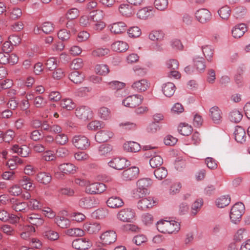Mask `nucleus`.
<instances>
[{"label": "nucleus", "instance_id": "nucleus-13", "mask_svg": "<svg viewBox=\"0 0 250 250\" xmlns=\"http://www.w3.org/2000/svg\"><path fill=\"white\" fill-rule=\"evenodd\" d=\"M18 62V57L15 54H10L8 52H0V63L3 64L13 65Z\"/></svg>", "mask_w": 250, "mask_h": 250}, {"label": "nucleus", "instance_id": "nucleus-23", "mask_svg": "<svg viewBox=\"0 0 250 250\" xmlns=\"http://www.w3.org/2000/svg\"><path fill=\"white\" fill-rule=\"evenodd\" d=\"M113 136V133L109 130H101L98 132L95 135V140L99 143L107 141Z\"/></svg>", "mask_w": 250, "mask_h": 250}, {"label": "nucleus", "instance_id": "nucleus-21", "mask_svg": "<svg viewBox=\"0 0 250 250\" xmlns=\"http://www.w3.org/2000/svg\"><path fill=\"white\" fill-rule=\"evenodd\" d=\"M149 86V83L146 79H141L134 82L131 88L135 91L142 92L145 91Z\"/></svg>", "mask_w": 250, "mask_h": 250}, {"label": "nucleus", "instance_id": "nucleus-24", "mask_svg": "<svg viewBox=\"0 0 250 250\" xmlns=\"http://www.w3.org/2000/svg\"><path fill=\"white\" fill-rule=\"evenodd\" d=\"M234 138L239 143L243 144L246 140V134L245 129L241 126H236L234 131Z\"/></svg>", "mask_w": 250, "mask_h": 250}, {"label": "nucleus", "instance_id": "nucleus-33", "mask_svg": "<svg viewBox=\"0 0 250 250\" xmlns=\"http://www.w3.org/2000/svg\"><path fill=\"white\" fill-rule=\"evenodd\" d=\"M21 187L26 190H31L35 188L30 178L24 176L19 181Z\"/></svg>", "mask_w": 250, "mask_h": 250}, {"label": "nucleus", "instance_id": "nucleus-22", "mask_svg": "<svg viewBox=\"0 0 250 250\" xmlns=\"http://www.w3.org/2000/svg\"><path fill=\"white\" fill-rule=\"evenodd\" d=\"M127 162L125 158H116L110 161L108 165L110 167L116 169L121 170L129 165Z\"/></svg>", "mask_w": 250, "mask_h": 250}, {"label": "nucleus", "instance_id": "nucleus-57", "mask_svg": "<svg viewBox=\"0 0 250 250\" xmlns=\"http://www.w3.org/2000/svg\"><path fill=\"white\" fill-rule=\"evenodd\" d=\"M168 0H155L154 2L155 7L161 11L166 9L168 6Z\"/></svg>", "mask_w": 250, "mask_h": 250}, {"label": "nucleus", "instance_id": "nucleus-42", "mask_svg": "<svg viewBox=\"0 0 250 250\" xmlns=\"http://www.w3.org/2000/svg\"><path fill=\"white\" fill-rule=\"evenodd\" d=\"M230 197L229 195H223L218 198L216 201V204L218 208H223L229 204Z\"/></svg>", "mask_w": 250, "mask_h": 250}, {"label": "nucleus", "instance_id": "nucleus-46", "mask_svg": "<svg viewBox=\"0 0 250 250\" xmlns=\"http://www.w3.org/2000/svg\"><path fill=\"white\" fill-rule=\"evenodd\" d=\"M194 66L199 72L203 71L206 68L204 59L202 57H196L193 59Z\"/></svg>", "mask_w": 250, "mask_h": 250}, {"label": "nucleus", "instance_id": "nucleus-12", "mask_svg": "<svg viewBox=\"0 0 250 250\" xmlns=\"http://www.w3.org/2000/svg\"><path fill=\"white\" fill-rule=\"evenodd\" d=\"M139 173V168L132 167L123 171L122 173V178L125 181H132L138 177Z\"/></svg>", "mask_w": 250, "mask_h": 250}, {"label": "nucleus", "instance_id": "nucleus-41", "mask_svg": "<svg viewBox=\"0 0 250 250\" xmlns=\"http://www.w3.org/2000/svg\"><path fill=\"white\" fill-rule=\"evenodd\" d=\"M231 9L228 5L221 7L218 10V14L220 18L224 20H228L230 15Z\"/></svg>", "mask_w": 250, "mask_h": 250}, {"label": "nucleus", "instance_id": "nucleus-28", "mask_svg": "<svg viewBox=\"0 0 250 250\" xmlns=\"http://www.w3.org/2000/svg\"><path fill=\"white\" fill-rule=\"evenodd\" d=\"M59 169L62 173L66 174H73L76 171V166L69 163L59 165Z\"/></svg>", "mask_w": 250, "mask_h": 250}, {"label": "nucleus", "instance_id": "nucleus-1", "mask_svg": "<svg viewBox=\"0 0 250 250\" xmlns=\"http://www.w3.org/2000/svg\"><path fill=\"white\" fill-rule=\"evenodd\" d=\"M156 226L158 231L163 233H176L180 229V223L173 220H161Z\"/></svg>", "mask_w": 250, "mask_h": 250}, {"label": "nucleus", "instance_id": "nucleus-27", "mask_svg": "<svg viewBox=\"0 0 250 250\" xmlns=\"http://www.w3.org/2000/svg\"><path fill=\"white\" fill-rule=\"evenodd\" d=\"M11 208L16 211H22L25 209L27 207V204L24 202H19L17 199L12 198L10 200Z\"/></svg>", "mask_w": 250, "mask_h": 250}, {"label": "nucleus", "instance_id": "nucleus-44", "mask_svg": "<svg viewBox=\"0 0 250 250\" xmlns=\"http://www.w3.org/2000/svg\"><path fill=\"white\" fill-rule=\"evenodd\" d=\"M21 9L18 7H14L8 12L7 16L12 20L19 19L22 15Z\"/></svg>", "mask_w": 250, "mask_h": 250}, {"label": "nucleus", "instance_id": "nucleus-64", "mask_svg": "<svg viewBox=\"0 0 250 250\" xmlns=\"http://www.w3.org/2000/svg\"><path fill=\"white\" fill-rule=\"evenodd\" d=\"M79 15V11L76 8H73L68 10L66 14L67 19L73 20L77 18Z\"/></svg>", "mask_w": 250, "mask_h": 250}, {"label": "nucleus", "instance_id": "nucleus-31", "mask_svg": "<svg viewBox=\"0 0 250 250\" xmlns=\"http://www.w3.org/2000/svg\"><path fill=\"white\" fill-rule=\"evenodd\" d=\"M165 34L162 30H153L148 35V38L153 42H160L163 41Z\"/></svg>", "mask_w": 250, "mask_h": 250}, {"label": "nucleus", "instance_id": "nucleus-58", "mask_svg": "<svg viewBox=\"0 0 250 250\" xmlns=\"http://www.w3.org/2000/svg\"><path fill=\"white\" fill-rule=\"evenodd\" d=\"M42 159L47 162L53 161L56 160V156L54 152L51 150L44 151L42 156Z\"/></svg>", "mask_w": 250, "mask_h": 250}, {"label": "nucleus", "instance_id": "nucleus-15", "mask_svg": "<svg viewBox=\"0 0 250 250\" xmlns=\"http://www.w3.org/2000/svg\"><path fill=\"white\" fill-rule=\"evenodd\" d=\"M72 246L76 250H85L90 248L91 243L88 239L85 238H78L72 242Z\"/></svg>", "mask_w": 250, "mask_h": 250}, {"label": "nucleus", "instance_id": "nucleus-55", "mask_svg": "<svg viewBox=\"0 0 250 250\" xmlns=\"http://www.w3.org/2000/svg\"><path fill=\"white\" fill-rule=\"evenodd\" d=\"M154 174L157 179L161 180L167 176V171L164 167H161L155 170Z\"/></svg>", "mask_w": 250, "mask_h": 250}, {"label": "nucleus", "instance_id": "nucleus-10", "mask_svg": "<svg viewBox=\"0 0 250 250\" xmlns=\"http://www.w3.org/2000/svg\"><path fill=\"white\" fill-rule=\"evenodd\" d=\"M196 19L201 23H206L211 19L210 12L206 8H202L197 10L195 13Z\"/></svg>", "mask_w": 250, "mask_h": 250}, {"label": "nucleus", "instance_id": "nucleus-9", "mask_svg": "<svg viewBox=\"0 0 250 250\" xmlns=\"http://www.w3.org/2000/svg\"><path fill=\"white\" fill-rule=\"evenodd\" d=\"M75 114L78 118L84 121L91 119L93 116L91 109L85 106L78 107L76 109Z\"/></svg>", "mask_w": 250, "mask_h": 250}, {"label": "nucleus", "instance_id": "nucleus-17", "mask_svg": "<svg viewBox=\"0 0 250 250\" xmlns=\"http://www.w3.org/2000/svg\"><path fill=\"white\" fill-rule=\"evenodd\" d=\"M137 204V207L142 210H146L149 209L154 206L155 201L153 198L148 197L146 198L142 197Z\"/></svg>", "mask_w": 250, "mask_h": 250}, {"label": "nucleus", "instance_id": "nucleus-18", "mask_svg": "<svg viewBox=\"0 0 250 250\" xmlns=\"http://www.w3.org/2000/svg\"><path fill=\"white\" fill-rule=\"evenodd\" d=\"M96 14L100 15V17L99 18L94 17L92 22L93 23L91 24V28L93 30L100 31L104 29L105 27V23L104 21H101V19L103 18V12L100 10H96Z\"/></svg>", "mask_w": 250, "mask_h": 250}, {"label": "nucleus", "instance_id": "nucleus-40", "mask_svg": "<svg viewBox=\"0 0 250 250\" xmlns=\"http://www.w3.org/2000/svg\"><path fill=\"white\" fill-rule=\"evenodd\" d=\"M178 132L182 135L188 136L192 131V127L186 123H181L178 128Z\"/></svg>", "mask_w": 250, "mask_h": 250}, {"label": "nucleus", "instance_id": "nucleus-8", "mask_svg": "<svg viewBox=\"0 0 250 250\" xmlns=\"http://www.w3.org/2000/svg\"><path fill=\"white\" fill-rule=\"evenodd\" d=\"M100 239L101 243L106 246L114 243L117 239V235L113 230H107L101 234Z\"/></svg>", "mask_w": 250, "mask_h": 250}, {"label": "nucleus", "instance_id": "nucleus-61", "mask_svg": "<svg viewBox=\"0 0 250 250\" xmlns=\"http://www.w3.org/2000/svg\"><path fill=\"white\" fill-rule=\"evenodd\" d=\"M43 236L45 238L52 241L56 240L59 237V234L53 230H48L44 231Z\"/></svg>", "mask_w": 250, "mask_h": 250}, {"label": "nucleus", "instance_id": "nucleus-49", "mask_svg": "<svg viewBox=\"0 0 250 250\" xmlns=\"http://www.w3.org/2000/svg\"><path fill=\"white\" fill-rule=\"evenodd\" d=\"M98 115L104 120H108L111 118V112L108 108L102 107L98 110Z\"/></svg>", "mask_w": 250, "mask_h": 250}, {"label": "nucleus", "instance_id": "nucleus-48", "mask_svg": "<svg viewBox=\"0 0 250 250\" xmlns=\"http://www.w3.org/2000/svg\"><path fill=\"white\" fill-rule=\"evenodd\" d=\"M61 105L62 108L68 110H72L76 107V104L69 98L62 99L61 102Z\"/></svg>", "mask_w": 250, "mask_h": 250}, {"label": "nucleus", "instance_id": "nucleus-54", "mask_svg": "<svg viewBox=\"0 0 250 250\" xmlns=\"http://www.w3.org/2000/svg\"><path fill=\"white\" fill-rule=\"evenodd\" d=\"M243 115L242 113L238 110H235L231 111L229 116L230 120L234 123H238L242 119Z\"/></svg>", "mask_w": 250, "mask_h": 250}, {"label": "nucleus", "instance_id": "nucleus-20", "mask_svg": "<svg viewBox=\"0 0 250 250\" xmlns=\"http://www.w3.org/2000/svg\"><path fill=\"white\" fill-rule=\"evenodd\" d=\"M110 31L114 34H122L126 31V24L123 21L113 23L109 26Z\"/></svg>", "mask_w": 250, "mask_h": 250}, {"label": "nucleus", "instance_id": "nucleus-56", "mask_svg": "<svg viewBox=\"0 0 250 250\" xmlns=\"http://www.w3.org/2000/svg\"><path fill=\"white\" fill-rule=\"evenodd\" d=\"M45 64L46 68L50 71L56 69L58 66L57 59L54 57H51L46 61Z\"/></svg>", "mask_w": 250, "mask_h": 250}, {"label": "nucleus", "instance_id": "nucleus-52", "mask_svg": "<svg viewBox=\"0 0 250 250\" xmlns=\"http://www.w3.org/2000/svg\"><path fill=\"white\" fill-rule=\"evenodd\" d=\"M55 141L57 144L64 145L68 142V138L67 135L61 132L55 136Z\"/></svg>", "mask_w": 250, "mask_h": 250}, {"label": "nucleus", "instance_id": "nucleus-45", "mask_svg": "<svg viewBox=\"0 0 250 250\" xmlns=\"http://www.w3.org/2000/svg\"><path fill=\"white\" fill-rule=\"evenodd\" d=\"M65 233L71 237H80L83 236L84 232L81 229L72 228L66 229L65 231Z\"/></svg>", "mask_w": 250, "mask_h": 250}, {"label": "nucleus", "instance_id": "nucleus-60", "mask_svg": "<svg viewBox=\"0 0 250 250\" xmlns=\"http://www.w3.org/2000/svg\"><path fill=\"white\" fill-rule=\"evenodd\" d=\"M202 52L208 61H211L213 54V50L210 46L205 45L202 47Z\"/></svg>", "mask_w": 250, "mask_h": 250}, {"label": "nucleus", "instance_id": "nucleus-35", "mask_svg": "<svg viewBox=\"0 0 250 250\" xmlns=\"http://www.w3.org/2000/svg\"><path fill=\"white\" fill-rule=\"evenodd\" d=\"M95 12L93 11L92 13L94 14ZM96 14H92L90 16L83 15L80 17L79 19L80 24L83 27H89L91 25L93 20Z\"/></svg>", "mask_w": 250, "mask_h": 250}, {"label": "nucleus", "instance_id": "nucleus-7", "mask_svg": "<svg viewBox=\"0 0 250 250\" xmlns=\"http://www.w3.org/2000/svg\"><path fill=\"white\" fill-rule=\"evenodd\" d=\"M73 145L78 149L84 150L90 146V142L88 138L83 135H76L72 139Z\"/></svg>", "mask_w": 250, "mask_h": 250}, {"label": "nucleus", "instance_id": "nucleus-26", "mask_svg": "<svg viewBox=\"0 0 250 250\" xmlns=\"http://www.w3.org/2000/svg\"><path fill=\"white\" fill-rule=\"evenodd\" d=\"M26 221L33 225L39 226L44 223V220L42 216L38 214L32 213L27 215Z\"/></svg>", "mask_w": 250, "mask_h": 250}, {"label": "nucleus", "instance_id": "nucleus-34", "mask_svg": "<svg viewBox=\"0 0 250 250\" xmlns=\"http://www.w3.org/2000/svg\"><path fill=\"white\" fill-rule=\"evenodd\" d=\"M153 7H145L140 10L137 13V17L142 20H146L150 16Z\"/></svg>", "mask_w": 250, "mask_h": 250}, {"label": "nucleus", "instance_id": "nucleus-25", "mask_svg": "<svg viewBox=\"0 0 250 250\" xmlns=\"http://www.w3.org/2000/svg\"><path fill=\"white\" fill-rule=\"evenodd\" d=\"M107 206L112 208L122 207L124 205L123 200L117 196H112L108 199L106 201Z\"/></svg>", "mask_w": 250, "mask_h": 250}, {"label": "nucleus", "instance_id": "nucleus-6", "mask_svg": "<svg viewBox=\"0 0 250 250\" xmlns=\"http://www.w3.org/2000/svg\"><path fill=\"white\" fill-rule=\"evenodd\" d=\"M100 203L99 200L94 197L86 196L82 197L79 202V206L86 209L97 207Z\"/></svg>", "mask_w": 250, "mask_h": 250}, {"label": "nucleus", "instance_id": "nucleus-14", "mask_svg": "<svg viewBox=\"0 0 250 250\" xmlns=\"http://www.w3.org/2000/svg\"><path fill=\"white\" fill-rule=\"evenodd\" d=\"M19 230L21 231L20 233L21 237L24 240L28 239L35 232V228L31 225H21L19 226Z\"/></svg>", "mask_w": 250, "mask_h": 250}, {"label": "nucleus", "instance_id": "nucleus-19", "mask_svg": "<svg viewBox=\"0 0 250 250\" xmlns=\"http://www.w3.org/2000/svg\"><path fill=\"white\" fill-rule=\"evenodd\" d=\"M83 229L84 232L86 231L89 234H95L101 230V226L97 222H87L83 225Z\"/></svg>", "mask_w": 250, "mask_h": 250}, {"label": "nucleus", "instance_id": "nucleus-51", "mask_svg": "<svg viewBox=\"0 0 250 250\" xmlns=\"http://www.w3.org/2000/svg\"><path fill=\"white\" fill-rule=\"evenodd\" d=\"M203 204L202 199H199L195 201L191 206V214L192 215H195L200 210Z\"/></svg>", "mask_w": 250, "mask_h": 250}, {"label": "nucleus", "instance_id": "nucleus-47", "mask_svg": "<svg viewBox=\"0 0 250 250\" xmlns=\"http://www.w3.org/2000/svg\"><path fill=\"white\" fill-rule=\"evenodd\" d=\"M97 74L105 76L109 72V69L107 65L104 64H97L95 68Z\"/></svg>", "mask_w": 250, "mask_h": 250}, {"label": "nucleus", "instance_id": "nucleus-50", "mask_svg": "<svg viewBox=\"0 0 250 250\" xmlns=\"http://www.w3.org/2000/svg\"><path fill=\"white\" fill-rule=\"evenodd\" d=\"M46 104V101L41 96H37L34 99L33 104L37 108H44Z\"/></svg>", "mask_w": 250, "mask_h": 250}, {"label": "nucleus", "instance_id": "nucleus-29", "mask_svg": "<svg viewBox=\"0 0 250 250\" xmlns=\"http://www.w3.org/2000/svg\"><path fill=\"white\" fill-rule=\"evenodd\" d=\"M176 89L174 84L172 83L168 82L163 84L162 86V91L164 94L168 97L172 96Z\"/></svg>", "mask_w": 250, "mask_h": 250}, {"label": "nucleus", "instance_id": "nucleus-37", "mask_svg": "<svg viewBox=\"0 0 250 250\" xmlns=\"http://www.w3.org/2000/svg\"><path fill=\"white\" fill-rule=\"evenodd\" d=\"M36 179L40 183L46 185L50 182L52 177L48 173L40 172L37 174Z\"/></svg>", "mask_w": 250, "mask_h": 250}, {"label": "nucleus", "instance_id": "nucleus-3", "mask_svg": "<svg viewBox=\"0 0 250 250\" xmlns=\"http://www.w3.org/2000/svg\"><path fill=\"white\" fill-rule=\"evenodd\" d=\"M245 206L241 202L236 203L232 207L230 211V219L234 224L240 222L242 215L244 213Z\"/></svg>", "mask_w": 250, "mask_h": 250}, {"label": "nucleus", "instance_id": "nucleus-53", "mask_svg": "<svg viewBox=\"0 0 250 250\" xmlns=\"http://www.w3.org/2000/svg\"><path fill=\"white\" fill-rule=\"evenodd\" d=\"M163 163L162 158L159 155H156L152 157L150 161L149 164L152 168H156L161 166Z\"/></svg>", "mask_w": 250, "mask_h": 250}, {"label": "nucleus", "instance_id": "nucleus-5", "mask_svg": "<svg viewBox=\"0 0 250 250\" xmlns=\"http://www.w3.org/2000/svg\"><path fill=\"white\" fill-rule=\"evenodd\" d=\"M106 188V186L102 183H88L85 185V192L90 194H101Z\"/></svg>", "mask_w": 250, "mask_h": 250}, {"label": "nucleus", "instance_id": "nucleus-63", "mask_svg": "<svg viewBox=\"0 0 250 250\" xmlns=\"http://www.w3.org/2000/svg\"><path fill=\"white\" fill-rule=\"evenodd\" d=\"M107 84L110 88L117 90L123 89L125 86V83L117 81L109 82Z\"/></svg>", "mask_w": 250, "mask_h": 250}, {"label": "nucleus", "instance_id": "nucleus-43", "mask_svg": "<svg viewBox=\"0 0 250 250\" xmlns=\"http://www.w3.org/2000/svg\"><path fill=\"white\" fill-rule=\"evenodd\" d=\"M55 222L59 227L62 229L67 228L70 226L69 220L63 216H57L55 218Z\"/></svg>", "mask_w": 250, "mask_h": 250}, {"label": "nucleus", "instance_id": "nucleus-36", "mask_svg": "<svg viewBox=\"0 0 250 250\" xmlns=\"http://www.w3.org/2000/svg\"><path fill=\"white\" fill-rule=\"evenodd\" d=\"M124 148L128 152H136L140 150L141 146L138 143L130 141L124 144Z\"/></svg>", "mask_w": 250, "mask_h": 250}, {"label": "nucleus", "instance_id": "nucleus-38", "mask_svg": "<svg viewBox=\"0 0 250 250\" xmlns=\"http://www.w3.org/2000/svg\"><path fill=\"white\" fill-rule=\"evenodd\" d=\"M84 78L83 74L77 71L72 72L69 76V79L76 84L81 83L83 81Z\"/></svg>", "mask_w": 250, "mask_h": 250}, {"label": "nucleus", "instance_id": "nucleus-32", "mask_svg": "<svg viewBox=\"0 0 250 250\" xmlns=\"http://www.w3.org/2000/svg\"><path fill=\"white\" fill-rule=\"evenodd\" d=\"M210 116L214 123L218 124L221 121V111L217 106H213L210 109Z\"/></svg>", "mask_w": 250, "mask_h": 250}, {"label": "nucleus", "instance_id": "nucleus-39", "mask_svg": "<svg viewBox=\"0 0 250 250\" xmlns=\"http://www.w3.org/2000/svg\"><path fill=\"white\" fill-rule=\"evenodd\" d=\"M120 13L124 16L130 17L133 14L132 7L128 4H122L119 7Z\"/></svg>", "mask_w": 250, "mask_h": 250}, {"label": "nucleus", "instance_id": "nucleus-4", "mask_svg": "<svg viewBox=\"0 0 250 250\" xmlns=\"http://www.w3.org/2000/svg\"><path fill=\"white\" fill-rule=\"evenodd\" d=\"M143 97L141 95L134 94L128 96L122 101L123 104L129 108H135L141 104L143 102Z\"/></svg>", "mask_w": 250, "mask_h": 250}, {"label": "nucleus", "instance_id": "nucleus-16", "mask_svg": "<svg viewBox=\"0 0 250 250\" xmlns=\"http://www.w3.org/2000/svg\"><path fill=\"white\" fill-rule=\"evenodd\" d=\"M247 26L243 23H238L234 26L231 29V34L235 39H240L247 31Z\"/></svg>", "mask_w": 250, "mask_h": 250}, {"label": "nucleus", "instance_id": "nucleus-2", "mask_svg": "<svg viewBox=\"0 0 250 250\" xmlns=\"http://www.w3.org/2000/svg\"><path fill=\"white\" fill-rule=\"evenodd\" d=\"M152 184V181L149 178H142L137 182V188L133 192V197L136 199L144 197L148 193V188Z\"/></svg>", "mask_w": 250, "mask_h": 250}, {"label": "nucleus", "instance_id": "nucleus-62", "mask_svg": "<svg viewBox=\"0 0 250 250\" xmlns=\"http://www.w3.org/2000/svg\"><path fill=\"white\" fill-rule=\"evenodd\" d=\"M8 192L13 196H18L21 194L22 189L20 186L15 184L9 188Z\"/></svg>", "mask_w": 250, "mask_h": 250}, {"label": "nucleus", "instance_id": "nucleus-30", "mask_svg": "<svg viewBox=\"0 0 250 250\" xmlns=\"http://www.w3.org/2000/svg\"><path fill=\"white\" fill-rule=\"evenodd\" d=\"M111 48L115 51L122 52L125 51L128 49V45L125 42L118 41L112 44Z\"/></svg>", "mask_w": 250, "mask_h": 250}, {"label": "nucleus", "instance_id": "nucleus-59", "mask_svg": "<svg viewBox=\"0 0 250 250\" xmlns=\"http://www.w3.org/2000/svg\"><path fill=\"white\" fill-rule=\"evenodd\" d=\"M127 33L130 37L137 38L140 36L142 32L140 28L138 26H132L127 30Z\"/></svg>", "mask_w": 250, "mask_h": 250}, {"label": "nucleus", "instance_id": "nucleus-11", "mask_svg": "<svg viewBox=\"0 0 250 250\" xmlns=\"http://www.w3.org/2000/svg\"><path fill=\"white\" fill-rule=\"evenodd\" d=\"M135 217L133 209L126 208L121 209L117 214V218L124 222H130Z\"/></svg>", "mask_w": 250, "mask_h": 250}]
</instances>
